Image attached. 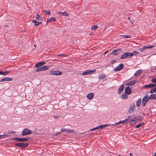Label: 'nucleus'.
Listing matches in <instances>:
<instances>
[{
    "mask_svg": "<svg viewBox=\"0 0 156 156\" xmlns=\"http://www.w3.org/2000/svg\"><path fill=\"white\" fill-rule=\"evenodd\" d=\"M154 156H156V152L154 153Z\"/></svg>",
    "mask_w": 156,
    "mask_h": 156,
    "instance_id": "obj_57",
    "label": "nucleus"
},
{
    "mask_svg": "<svg viewBox=\"0 0 156 156\" xmlns=\"http://www.w3.org/2000/svg\"><path fill=\"white\" fill-rule=\"evenodd\" d=\"M144 122H140L139 124H138L137 126H136V128H138L141 126L144 125Z\"/></svg>",
    "mask_w": 156,
    "mask_h": 156,
    "instance_id": "obj_29",
    "label": "nucleus"
},
{
    "mask_svg": "<svg viewBox=\"0 0 156 156\" xmlns=\"http://www.w3.org/2000/svg\"><path fill=\"white\" fill-rule=\"evenodd\" d=\"M124 88V85L123 84H122L121 86L119 88L118 91V94H120L122 91L123 90Z\"/></svg>",
    "mask_w": 156,
    "mask_h": 156,
    "instance_id": "obj_14",
    "label": "nucleus"
},
{
    "mask_svg": "<svg viewBox=\"0 0 156 156\" xmlns=\"http://www.w3.org/2000/svg\"><path fill=\"white\" fill-rule=\"evenodd\" d=\"M141 73V70H137L134 74V76H137L139 75H140Z\"/></svg>",
    "mask_w": 156,
    "mask_h": 156,
    "instance_id": "obj_25",
    "label": "nucleus"
},
{
    "mask_svg": "<svg viewBox=\"0 0 156 156\" xmlns=\"http://www.w3.org/2000/svg\"><path fill=\"white\" fill-rule=\"evenodd\" d=\"M136 108V106L135 105L134 103L133 104V106L131 105L130 106L129 109H128V114H130L131 113L133 112L135 109V108Z\"/></svg>",
    "mask_w": 156,
    "mask_h": 156,
    "instance_id": "obj_8",
    "label": "nucleus"
},
{
    "mask_svg": "<svg viewBox=\"0 0 156 156\" xmlns=\"http://www.w3.org/2000/svg\"><path fill=\"white\" fill-rule=\"evenodd\" d=\"M152 82L156 84V78H153L151 80Z\"/></svg>",
    "mask_w": 156,
    "mask_h": 156,
    "instance_id": "obj_45",
    "label": "nucleus"
},
{
    "mask_svg": "<svg viewBox=\"0 0 156 156\" xmlns=\"http://www.w3.org/2000/svg\"><path fill=\"white\" fill-rule=\"evenodd\" d=\"M129 154L130 155V156H133V154L131 153H130Z\"/></svg>",
    "mask_w": 156,
    "mask_h": 156,
    "instance_id": "obj_56",
    "label": "nucleus"
},
{
    "mask_svg": "<svg viewBox=\"0 0 156 156\" xmlns=\"http://www.w3.org/2000/svg\"><path fill=\"white\" fill-rule=\"evenodd\" d=\"M98 27L97 25L93 26L91 27V29L92 30H94L97 29Z\"/></svg>",
    "mask_w": 156,
    "mask_h": 156,
    "instance_id": "obj_30",
    "label": "nucleus"
},
{
    "mask_svg": "<svg viewBox=\"0 0 156 156\" xmlns=\"http://www.w3.org/2000/svg\"><path fill=\"white\" fill-rule=\"evenodd\" d=\"M134 119H135V120H136V121L137 120H138L140 121L141 120V117H139V116H137V117H135L134 118Z\"/></svg>",
    "mask_w": 156,
    "mask_h": 156,
    "instance_id": "obj_32",
    "label": "nucleus"
},
{
    "mask_svg": "<svg viewBox=\"0 0 156 156\" xmlns=\"http://www.w3.org/2000/svg\"><path fill=\"white\" fill-rule=\"evenodd\" d=\"M128 119H130L131 118V116L129 115L128 116Z\"/></svg>",
    "mask_w": 156,
    "mask_h": 156,
    "instance_id": "obj_54",
    "label": "nucleus"
},
{
    "mask_svg": "<svg viewBox=\"0 0 156 156\" xmlns=\"http://www.w3.org/2000/svg\"><path fill=\"white\" fill-rule=\"evenodd\" d=\"M45 15H51L50 12H48V11L46 10H44L43 11Z\"/></svg>",
    "mask_w": 156,
    "mask_h": 156,
    "instance_id": "obj_33",
    "label": "nucleus"
},
{
    "mask_svg": "<svg viewBox=\"0 0 156 156\" xmlns=\"http://www.w3.org/2000/svg\"><path fill=\"white\" fill-rule=\"evenodd\" d=\"M0 75H4L3 72H2L1 71V70H0Z\"/></svg>",
    "mask_w": 156,
    "mask_h": 156,
    "instance_id": "obj_52",
    "label": "nucleus"
},
{
    "mask_svg": "<svg viewBox=\"0 0 156 156\" xmlns=\"http://www.w3.org/2000/svg\"><path fill=\"white\" fill-rule=\"evenodd\" d=\"M128 19L129 20V22L132 23L133 24V19H131L129 17H128Z\"/></svg>",
    "mask_w": 156,
    "mask_h": 156,
    "instance_id": "obj_42",
    "label": "nucleus"
},
{
    "mask_svg": "<svg viewBox=\"0 0 156 156\" xmlns=\"http://www.w3.org/2000/svg\"><path fill=\"white\" fill-rule=\"evenodd\" d=\"M50 73L51 74L56 76L60 75L62 74L61 72L58 70L56 71H51L50 72Z\"/></svg>",
    "mask_w": 156,
    "mask_h": 156,
    "instance_id": "obj_7",
    "label": "nucleus"
},
{
    "mask_svg": "<svg viewBox=\"0 0 156 156\" xmlns=\"http://www.w3.org/2000/svg\"><path fill=\"white\" fill-rule=\"evenodd\" d=\"M36 20L39 21L42 20V18L40 17V16L38 14H36Z\"/></svg>",
    "mask_w": 156,
    "mask_h": 156,
    "instance_id": "obj_26",
    "label": "nucleus"
},
{
    "mask_svg": "<svg viewBox=\"0 0 156 156\" xmlns=\"http://www.w3.org/2000/svg\"><path fill=\"white\" fill-rule=\"evenodd\" d=\"M5 81H11L12 80V78L9 77H5Z\"/></svg>",
    "mask_w": 156,
    "mask_h": 156,
    "instance_id": "obj_34",
    "label": "nucleus"
},
{
    "mask_svg": "<svg viewBox=\"0 0 156 156\" xmlns=\"http://www.w3.org/2000/svg\"><path fill=\"white\" fill-rule=\"evenodd\" d=\"M105 77H106V76L104 74H101L99 77V79H101V80H103Z\"/></svg>",
    "mask_w": 156,
    "mask_h": 156,
    "instance_id": "obj_31",
    "label": "nucleus"
},
{
    "mask_svg": "<svg viewBox=\"0 0 156 156\" xmlns=\"http://www.w3.org/2000/svg\"><path fill=\"white\" fill-rule=\"evenodd\" d=\"M8 136V135H0V139H2L4 138L6 136Z\"/></svg>",
    "mask_w": 156,
    "mask_h": 156,
    "instance_id": "obj_38",
    "label": "nucleus"
},
{
    "mask_svg": "<svg viewBox=\"0 0 156 156\" xmlns=\"http://www.w3.org/2000/svg\"><path fill=\"white\" fill-rule=\"evenodd\" d=\"M100 129V126H98L94 128H93V129H90L89 131H92L95 130L96 129Z\"/></svg>",
    "mask_w": 156,
    "mask_h": 156,
    "instance_id": "obj_36",
    "label": "nucleus"
},
{
    "mask_svg": "<svg viewBox=\"0 0 156 156\" xmlns=\"http://www.w3.org/2000/svg\"><path fill=\"white\" fill-rule=\"evenodd\" d=\"M58 14L59 15H61L62 16H68L69 14H68L67 12L66 11L64 12H58Z\"/></svg>",
    "mask_w": 156,
    "mask_h": 156,
    "instance_id": "obj_22",
    "label": "nucleus"
},
{
    "mask_svg": "<svg viewBox=\"0 0 156 156\" xmlns=\"http://www.w3.org/2000/svg\"><path fill=\"white\" fill-rule=\"evenodd\" d=\"M124 67V65L123 64H121L118 65L117 67L114 69L115 72L119 71L122 69Z\"/></svg>",
    "mask_w": 156,
    "mask_h": 156,
    "instance_id": "obj_10",
    "label": "nucleus"
},
{
    "mask_svg": "<svg viewBox=\"0 0 156 156\" xmlns=\"http://www.w3.org/2000/svg\"><path fill=\"white\" fill-rule=\"evenodd\" d=\"M5 81V78H2V79H1L0 81L1 82H4Z\"/></svg>",
    "mask_w": 156,
    "mask_h": 156,
    "instance_id": "obj_51",
    "label": "nucleus"
},
{
    "mask_svg": "<svg viewBox=\"0 0 156 156\" xmlns=\"http://www.w3.org/2000/svg\"><path fill=\"white\" fill-rule=\"evenodd\" d=\"M144 46V48L145 49V50H146V49H147L151 48H152L154 47L155 46H154V45H151V46Z\"/></svg>",
    "mask_w": 156,
    "mask_h": 156,
    "instance_id": "obj_28",
    "label": "nucleus"
},
{
    "mask_svg": "<svg viewBox=\"0 0 156 156\" xmlns=\"http://www.w3.org/2000/svg\"><path fill=\"white\" fill-rule=\"evenodd\" d=\"M108 125L107 124L104 125H101L100 126V129H102L104 127H105L106 126H108Z\"/></svg>",
    "mask_w": 156,
    "mask_h": 156,
    "instance_id": "obj_41",
    "label": "nucleus"
},
{
    "mask_svg": "<svg viewBox=\"0 0 156 156\" xmlns=\"http://www.w3.org/2000/svg\"><path fill=\"white\" fill-rule=\"evenodd\" d=\"M131 53L132 54L133 56V55H137L139 54V52L136 51H133Z\"/></svg>",
    "mask_w": 156,
    "mask_h": 156,
    "instance_id": "obj_35",
    "label": "nucleus"
},
{
    "mask_svg": "<svg viewBox=\"0 0 156 156\" xmlns=\"http://www.w3.org/2000/svg\"><path fill=\"white\" fill-rule=\"evenodd\" d=\"M149 99L148 98V95H145L144 98L143 99L142 101V105L143 106H144L146 104V103L149 100Z\"/></svg>",
    "mask_w": 156,
    "mask_h": 156,
    "instance_id": "obj_11",
    "label": "nucleus"
},
{
    "mask_svg": "<svg viewBox=\"0 0 156 156\" xmlns=\"http://www.w3.org/2000/svg\"><path fill=\"white\" fill-rule=\"evenodd\" d=\"M58 56H64V57H66L67 55H65L64 54H60L57 55Z\"/></svg>",
    "mask_w": 156,
    "mask_h": 156,
    "instance_id": "obj_46",
    "label": "nucleus"
},
{
    "mask_svg": "<svg viewBox=\"0 0 156 156\" xmlns=\"http://www.w3.org/2000/svg\"><path fill=\"white\" fill-rule=\"evenodd\" d=\"M156 87V84H154V83H151L150 84L148 85H144V88H147L149 87V88H150L151 87Z\"/></svg>",
    "mask_w": 156,
    "mask_h": 156,
    "instance_id": "obj_16",
    "label": "nucleus"
},
{
    "mask_svg": "<svg viewBox=\"0 0 156 156\" xmlns=\"http://www.w3.org/2000/svg\"><path fill=\"white\" fill-rule=\"evenodd\" d=\"M133 56L131 53L129 52H126L124 53L120 57L121 59H124L126 58H130Z\"/></svg>",
    "mask_w": 156,
    "mask_h": 156,
    "instance_id": "obj_1",
    "label": "nucleus"
},
{
    "mask_svg": "<svg viewBox=\"0 0 156 156\" xmlns=\"http://www.w3.org/2000/svg\"><path fill=\"white\" fill-rule=\"evenodd\" d=\"M16 131H14L13 130H10L8 132V133L9 134V133H16Z\"/></svg>",
    "mask_w": 156,
    "mask_h": 156,
    "instance_id": "obj_47",
    "label": "nucleus"
},
{
    "mask_svg": "<svg viewBox=\"0 0 156 156\" xmlns=\"http://www.w3.org/2000/svg\"><path fill=\"white\" fill-rule=\"evenodd\" d=\"M136 123V120L134 119H132L130 121L129 124L130 125H132L135 124Z\"/></svg>",
    "mask_w": 156,
    "mask_h": 156,
    "instance_id": "obj_24",
    "label": "nucleus"
},
{
    "mask_svg": "<svg viewBox=\"0 0 156 156\" xmlns=\"http://www.w3.org/2000/svg\"><path fill=\"white\" fill-rule=\"evenodd\" d=\"M32 22L34 23V25L36 26H38L42 24L41 22H38L35 20H33Z\"/></svg>",
    "mask_w": 156,
    "mask_h": 156,
    "instance_id": "obj_19",
    "label": "nucleus"
},
{
    "mask_svg": "<svg viewBox=\"0 0 156 156\" xmlns=\"http://www.w3.org/2000/svg\"><path fill=\"white\" fill-rule=\"evenodd\" d=\"M116 60H113L112 61L111 63L113 64L115 63L116 62Z\"/></svg>",
    "mask_w": 156,
    "mask_h": 156,
    "instance_id": "obj_50",
    "label": "nucleus"
},
{
    "mask_svg": "<svg viewBox=\"0 0 156 156\" xmlns=\"http://www.w3.org/2000/svg\"><path fill=\"white\" fill-rule=\"evenodd\" d=\"M131 92V88L129 87H126L125 89V93L128 95L130 94Z\"/></svg>",
    "mask_w": 156,
    "mask_h": 156,
    "instance_id": "obj_13",
    "label": "nucleus"
},
{
    "mask_svg": "<svg viewBox=\"0 0 156 156\" xmlns=\"http://www.w3.org/2000/svg\"><path fill=\"white\" fill-rule=\"evenodd\" d=\"M125 38H130L131 37V36L130 35H122L121 36Z\"/></svg>",
    "mask_w": 156,
    "mask_h": 156,
    "instance_id": "obj_39",
    "label": "nucleus"
},
{
    "mask_svg": "<svg viewBox=\"0 0 156 156\" xmlns=\"http://www.w3.org/2000/svg\"><path fill=\"white\" fill-rule=\"evenodd\" d=\"M61 131V132H64L65 131H67L68 133H73L75 131V130L73 129H62Z\"/></svg>",
    "mask_w": 156,
    "mask_h": 156,
    "instance_id": "obj_17",
    "label": "nucleus"
},
{
    "mask_svg": "<svg viewBox=\"0 0 156 156\" xmlns=\"http://www.w3.org/2000/svg\"><path fill=\"white\" fill-rule=\"evenodd\" d=\"M121 48H119L118 49L114 50L111 53V54H112L115 55H118L120 53L121 51Z\"/></svg>",
    "mask_w": 156,
    "mask_h": 156,
    "instance_id": "obj_9",
    "label": "nucleus"
},
{
    "mask_svg": "<svg viewBox=\"0 0 156 156\" xmlns=\"http://www.w3.org/2000/svg\"><path fill=\"white\" fill-rule=\"evenodd\" d=\"M94 94L93 93H91L89 94H88L87 96V97L88 99L89 100H91L94 97Z\"/></svg>",
    "mask_w": 156,
    "mask_h": 156,
    "instance_id": "obj_15",
    "label": "nucleus"
},
{
    "mask_svg": "<svg viewBox=\"0 0 156 156\" xmlns=\"http://www.w3.org/2000/svg\"><path fill=\"white\" fill-rule=\"evenodd\" d=\"M125 123L124 122V120H123V121H120L119 122L116 123L115 124L117 125H118L120 123L123 124V123Z\"/></svg>",
    "mask_w": 156,
    "mask_h": 156,
    "instance_id": "obj_40",
    "label": "nucleus"
},
{
    "mask_svg": "<svg viewBox=\"0 0 156 156\" xmlns=\"http://www.w3.org/2000/svg\"><path fill=\"white\" fill-rule=\"evenodd\" d=\"M10 73V72L9 71H6L5 72H3L4 75H6Z\"/></svg>",
    "mask_w": 156,
    "mask_h": 156,
    "instance_id": "obj_44",
    "label": "nucleus"
},
{
    "mask_svg": "<svg viewBox=\"0 0 156 156\" xmlns=\"http://www.w3.org/2000/svg\"><path fill=\"white\" fill-rule=\"evenodd\" d=\"M56 21V19L55 17H52L50 19H48L47 20V23L49 22H53L55 21Z\"/></svg>",
    "mask_w": 156,
    "mask_h": 156,
    "instance_id": "obj_23",
    "label": "nucleus"
},
{
    "mask_svg": "<svg viewBox=\"0 0 156 156\" xmlns=\"http://www.w3.org/2000/svg\"><path fill=\"white\" fill-rule=\"evenodd\" d=\"M148 98L149 100H156V94H151L150 96L149 97L148 96Z\"/></svg>",
    "mask_w": 156,
    "mask_h": 156,
    "instance_id": "obj_18",
    "label": "nucleus"
},
{
    "mask_svg": "<svg viewBox=\"0 0 156 156\" xmlns=\"http://www.w3.org/2000/svg\"><path fill=\"white\" fill-rule=\"evenodd\" d=\"M29 138H18V137H14L12 138V140H15L16 141L19 142H26L28 140Z\"/></svg>",
    "mask_w": 156,
    "mask_h": 156,
    "instance_id": "obj_4",
    "label": "nucleus"
},
{
    "mask_svg": "<svg viewBox=\"0 0 156 156\" xmlns=\"http://www.w3.org/2000/svg\"><path fill=\"white\" fill-rule=\"evenodd\" d=\"M29 144L27 143H20L18 144H15V146L18 147L22 148H25L27 147L28 145Z\"/></svg>",
    "mask_w": 156,
    "mask_h": 156,
    "instance_id": "obj_3",
    "label": "nucleus"
},
{
    "mask_svg": "<svg viewBox=\"0 0 156 156\" xmlns=\"http://www.w3.org/2000/svg\"><path fill=\"white\" fill-rule=\"evenodd\" d=\"M49 66H43L40 68H37L36 70V72H39L43 71H45L48 69Z\"/></svg>",
    "mask_w": 156,
    "mask_h": 156,
    "instance_id": "obj_5",
    "label": "nucleus"
},
{
    "mask_svg": "<svg viewBox=\"0 0 156 156\" xmlns=\"http://www.w3.org/2000/svg\"><path fill=\"white\" fill-rule=\"evenodd\" d=\"M129 119H126L124 120V121L125 123H127L129 121Z\"/></svg>",
    "mask_w": 156,
    "mask_h": 156,
    "instance_id": "obj_48",
    "label": "nucleus"
},
{
    "mask_svg": "<svg viewBox=\"0 0 156 156\" xmlns=\"http://www.w3.org/2000/svg\"><path fill=\"white\" fill-rule=\"evenodd\" d=\"M45 63V62H40L35 65V67L37 68H40L41 66L43 65H44Z\"/></svg>",
    "mask_w": 156,
    "mask_h": 156,
    "instance_id": "obj_12",
    "label": "nucleus"
},
{
    "mask_svg": "<svg viewBox=\"0 0 156 156\" xmlns=\"http://www.w3.org/2000/svg\"><path fill=\"white\" fill-rule=\"evenodd\" d=\"M34 46L35 47H36V44H34Z\"/></svg>",
    "mask_w": 156,
    "mask_h": 156,
    "instance_id": "obj_58",
    "label": "nucleus"
},
{
    "mask_svg": "<svg viewBox=\"0 0 156 156\" xmlns=\"http://www.w3.org/2000/svg\"><path fill=\"white\" fill-rule=\"evenodd\" d=\"M96 71V69L94 70H86L84 72L82 73V75H87L90 74H93Z\"/></svg>",
    "mask_w": 156,
    "mask_h": 156,
    "instance_id": "obj_6",
    "label": "nucleus"
},
{
    "mask_svg": "<svg viewBox=\"0 0 156 156\" xmlns=\"http://www.w3.org/2000/svg\"><path fill=\"white\" fill-rule=\"evenodd\" d=\"M139 49L141 52H142L144 51V50H145V49L144 48V46L142 48H139Z\"/></svg>",
    "mask_w": 156,
    "mask_h": 156,
    "instance_id": "obj_43",
    "label": "nucleus"
},
{
    "mask_svg": "<svg viewBox=\"0 0 156 156\" xmlns=\"http://www.w3.org/2000/svg\"><path fill=\"white\" fill-rule=\"evenodd\" d=\"M141 103V99L140 98L138 99V101L136 102V105L137 107H138L140 106Z\"/></svg>",
    "mask_w": 156,
    "mask_h": 156,
    "instance_id": "obj_27",
    "label": "nucleus"
},
{
    "mask_svg": "<svg viewBox=\"0 0 156 156\" xmlns=\"http://www.w3.org/2000/svg\"><path fill=\"white\" fill-rule=\"evenodd\" d=\"M91 34H93V33H91L90 34V35H91Z\"/></svg>",
    "mask_w": 156,
    "mask_h": 156,
    "instance_id": "obj_59",
    "label": "nucleus"
},
{
    "mask_svg": "<svg viewBox=\"0 0 156 156\" xmlns=\"http://www.w3.org/2000/svg\"><path fill=\"white\" fill-rule=\"evenodd\" d=\"M119 156H121L120 155H119Z\"/></svg>",
    "mask_w": 156,
    "mask_h": 156,
    "instance_id": "obj_60",
    "label": "nucleus"
},
{
    "mask_svg": "<svg viewBox=\"0 0 156 156\" xmlns=\"http://www.w3.org/2000/svg\"><path fill=\"white\" fill-rule=\"evenodd\" d=\"M61 133V132H59L57 133H55L53 134V136H57L58 134H60Z\"/></svg>",
    "mask_w": 156,
    "mask_h": 156,
    "instance_id": "obj_49",
    "label": "nucleus"
},
{
    "mask_svg": "<svg viewBox=\"0 0 156 156\" xmlns=\"http://www.w3.org/2000/svg\"><path fill=\"white\" fill-rule=\"evenodd\" d=\"M136 83V80H133L130 81V82L128 83H126V85L129 86H131L132 85H134Z\"/></svg>",
    "mask_w": 156,
    "mask_h": 156,
    "instance_id": "obj_20",
    "label": "nucleus"
},
{
    "mask_svg": "<svg viewBox=\"0 0 156 156\" xmlns=\"http://www.w3.org/2000/svg\"><path fill=\"white\" fill-rule=\"evenodd\" d=\"M54 119H56V118H57V117L56 116V115H55L54 116Z\"/></svg>",
    "mask_w": 156,
    "mask_h": 156,
    "instance_id": "obj_53",
    "label": "nucleus"
},
{
    "mask_svg": "<svg viewBox=\"0 0 156 156\" xmlns=\"http://www.w3.org/2000/svg\"><path fill=\"white\" fill-rule=\"evenodd\" d=\"M108 51H105V54H106V53H107V52H108Z\"/></svg>",
    "mask_w": 156,
    "mask_h": 156,
    "instance_id": "obj_55",
    "label": "nucleus"
},
{
    "mask_svg": "<svg viewBox=\"0 0 156 156\" xmlns=\"http://www.w3.org/2000/svg\"><path fill=\"white\" fill-rule=\"evenodd\" d=\"M128 95V94L125 93L121 95V98H122L123 99H126L127 98Z\"/></svg>",
    "mask_w": 156,
    "mask_h": 156,
    "instance_id": "obj_21",
    "label": "nucleus"
},
{
    "mask_svg": "<svg viewBox=\"0 0 156 156\" xmlns=\"http://www.w3.org/2000/svg\"><path fill=\"white\" fill-rule=\"evenodd\" d=\"M100 129V126H98L94 128H93V129H90L89 131H92L95 130L96 129Z\"/></svg>",
    "mask_w": 156,
    "mask_h": 156,
    "instance_id": "obj_37",
    "label": "nucleus"
},
{
    "mask_svg": "<svg viewBox=\"0 0 156 156\" xmlns=\"http://www.w3.org/2000/svg\"><path fill=\"white\" fill-rule=\"evenodd\" d=\"M32 133V131L29 129H24L22 132V135L23 136H25L31 134Z\"/></svg>",
    "mask_w": 156,
    "mask_h": 156,
    "instance_id": "obj_2",
    "label": "nucleus"
}]
</instances>
